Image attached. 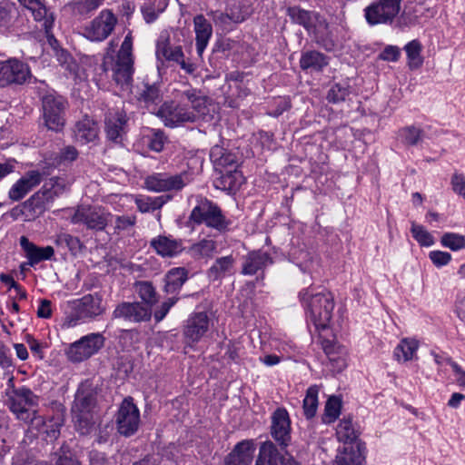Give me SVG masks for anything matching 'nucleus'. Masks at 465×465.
Listing matches in <instances>:
<instances>
[{"label":"nucleus","mask_w":465,"mask_h":465,"mask_svg":"<svg viewBox=\"0 0 465 465\" xmlns=\"http://www.w3.org/2000/svg\"><path fill=\"white\" fill-rule=\"evenodd\" d=\"M208 113L207 98L201 91L189 88L181 92L175 100L164 102L156 115L169 128L194 123Z\"/></svg>","instance_id":"1"},{"label":"nucleus","mask_w":465,"mask_h":465,"mask_svg":"<svg viewBox=\"0 0 465 465\" xmlns=\"http://www.w3.org/2000/svg\"><path fill=\"white\" fill-rule=\"evenodd\" d=\"M96 391L93 384L82 382L75 393L71 407L72 420L75 430L82 435L89 434L96 422Z\"/></svg>","instance_id":"2"},{"label":"nucleus","mask_w":465,"mask_h":465,"mask_svg":"<svg viewBox=\"0 0 465 465\" xmlns=\"http://www.w3.org/2000/svg\"><path fill=\"white\" fill-rule=\"evenodd\" d=\"M134 57L133 55V37L128 33L115 56L106 54L104 58L103 67L105 72H112L114 83L123 90L131 86L134 73Z\"/></svg>","instance_id":"3"},{"label":"nucleus","mask_w":465,"mask_h":465,"mask_svg":"<svg viewBox=\"0 0 465 465\" xmlns=\"http://www.w3.org/2000/svg\"><path fill=\"white\" fill-rule=\"evenodd\" d=\"M299 296L306 309L308 318L315 328L318 331L327 329L334 309L333 295L327 291L314 293L312 289H305Z\"/></svg>","instance_id":"4"},{"label":"nucleus","mask_w":465,"mask_h":465,"mask_svg":"<svg viewBox=\"0 0 465 465\" xmlns=\"http://www.w3.org/2000/svg\"><path fill=\"white\" fill-rule=\"evenodd\" d=\"M68 187L69 183L66 179L58 176L52 177L45 182L40 190L25 201L23 206L32 215H41Z\"/></svg>","instance_id":"5"},{"label":"nucleus","mask_w":465,"mask_h":465,"mask_svg":"<svg viewBox=\"0 0 465 465\" xmlns=\"http://www.w3.org/2000/svg\"><path fill=\"white\" fill-rule=\"evenodd\" d=\"M189 220L193 224H204L219 232H227L231 225L230 220L226 218L222 209L215 203L203 197L197 199Z\"/></svg>","instance_id":"6"},{"label":"nucleus","mask_w":465,"mask_h":465,"mask_svg":"<svg viewBox=\"0 0 465 465\" xmlns=\"http://www.w3.org/2000/svg\"><path fill=\"white\" fill-rule=\"evenodd\" d=\"M38 401V396L30 389L20 387L12 391L8 399V405L10 411L18 420L29 422L35 417Z\"/></svg>","instance_id":"7"},{"label":"nucleus","mask_w":465,"mask_h":465,"mask_svg":"<svg viewBox=\"0 0 465 465\" xmlns=\"http://www.w3.org/2000/svg\"><path fill=\"white\" fill-rule=\"evenodd\" d=\"M43 116L45 126L54 132L63 130L65 124V111L68 103L65 98L54 94H48L42 99Z\"/></svg>","instance_id":"8"},{"label":"nucleus","mask_w":465,"mask_h":465,"mask_svg":"<svg viewBox=\"0 0 465 465\" xmlns=\"http://www.w3.org/2000/svg\"><path fill=\"white\" fill-rule=\"evenodd\" d=\"M104 343L105 338L102 333L92 332L71 343L66 356L72 362H81L96 354Z\"/></svg>","instance_id":"9"},{"label":"nucleus","mask_w":465,"mask_h":465,"mask_svg":"<svg viewBox=\"0 0 465 465\" xmlns=\"http://www.w3.org/2000/svg\"><path fill=\"white\" fill-rule=\"evenodd\" d=\"M402 0H375L364 8V17L370 25L391 23L401 10Z\"/></svg>","instance_id":"10"},{"label":"nucleus","mask_w":465,"mask_h":465,"mask_svg":"<svg viewBox=\"0 0 465 465\" xmlns=\"http://www.w3.org/2000/svg\"><path fill=\"white\" fill-rule=\"evenodd\" d=\"M192 182L191 174L188 172L170 174L158 173L148 176L145 179V187L153 192L181 191Z\"/></svg>","instance_id":"11"},{"label":"nucleus","mask_w":465,"mask_h":465,"mask_svg":"<svg viewBox=\"0 0 465 465\" xmlns=\"http://www.w3.org/2000/svg\"><path fill=\"white\" fill-rule=\"evenodd\" d=\"M117 17L110 9H104L100 14L84 27L83 35L93 42L105 40L114 31Z\"/></svg>","instance_id":"12"},{"label":"nucleus","mask_w":465,"mask_h":465,"mask_svg":"<svg viewBox=\"0 0 465 465\" xmlns=\"http://www.w3.org/2000/svg\"><path fill=\"white\" fill-rule=\"evenodd\" d=\"M286 14L292 23L303 26L309 33L325 35L328 32L329 24L326 18L317 12L291 6L288 7Z\"/></svg>","instance_id":"13"},{"label":"nucleus","mask_w":465,"mask_h":465,"mask_svg":"<svg viewBox=\"0 0 465 465\" xmlns=\"http://www.w3.org/2000/svg\"><path fill=\"white\" fill-rule=\"evenodd\" d=\"M111 213L101 207L80 206L71 217L74 224H83L88 230L103 231L107 226Z\"/></svg>","instance_id":"14"},{"label":"nucleus","mask_w":465,"mask_h":465,"mask_svg":"<svg viewBox=\"0 0 465 465\" xmlns=\"http://www.w3.org/2000/svg\"><path fill=\"white\" fill-rule=\"evenodd\" d=\"M115 421L121 435L128 437L137 431L140 424V411L131 397L122 401Z\"/></svg>","instance_id":"15"},{"label":"nucleus","mask_w":465,"mask_h":465,"mask_svg":"<svg viewBox=\"0 0 465 465\" xmlns=\"http://www.w3.org/2000/svg\"><path fill=\"white\" fill-rule=\"evenodd\" d=\"M31 77L29 66L17 60L0 61V86L23 84Z\"/></svg>","instance_id":"16"},{"label":"nucleus","mask_w":465,"mask_h":465,"mask_svg":"<svg viewBox=\"0 0 465 465\" xmlns=\"http://www.w3.org/2000/svg\"><path fill=\"white\" fill-rule=\"evenodd\" d=\"M105 311L102 297L98 294H87L75 302V319L68 322V326L73 327L78 321H88L102 315Z\"/></svg>","instance_id":"17"},{"label":"nucleus","mask_w":465,"mask_h":465,"mask_svg":"<svg viewBox=\"0 0 465 465\" xmlns=\"http://www.w3.org/2000/svg\"><path fill=\"white\" fill-rule=\"evenodd\" d=\"M210 328V318L205 312H193L185 321L183 336L189 344L199 342Z\"/></svg>","instance_id":"18"},{"label":"nucleus","mask_w":465,"mask_h":465,"mask_svg":"<svg viewBox=\"0 0 465 465\" xmlns=\"http://www.w3.org/2000/svg\"><path fill=\"white\" fill-rule=\"evenodd\" d=\"M210 158L215 171L221 173L223 178H231L232 173H237L236 155L224 148L218 145L213 146L210 152Z\"/></svg>","instance_id":"19"},{"label":"nucleus","mask_w":465,"mask_h":465,"mask_svg":"<svg viewBox=\"0 0 465 465\" xmlns=\"http://www.w3.org/2000/svg\"><path fill=\"white\" fill-rule=\"evenodd\" d=\"M151 314L152 311L149 306L137 302H123L113 312L114 318L124 319L133 322L148 321L151 318Z\"/></svg>","instance_id":"20"},{"label":"nucleus","mask_w":465,"mask_h":465,"mask_svg":"<svg viewBox=\"0 0 465 465\" xmlns=\"http://www.w3.org/2000/svg\"><path fill=\"white\" fill-rule=\"evenodd\" d=\"M43 181V173L38 170H30L19 178L9 189L8 197L18 202Z\"/></svg>","instance_id":"21"},{"label":"nucleus","mask_w":465,"mask_h":465,"mask_svg":"<svg viewBox=\"0 0 465 465\" xmlns=\"http://www.w3.org/2000/svg\"><path fill=\"white\" fill-rule=\"evenodd\" d=\"M272 435L282 446L291 440V421L285 409H277L272 417Z\"/></svg>","instance_id":"22"},{"label":"nucleus","mask_w":465,"mask_h":465,"mask_svg":"<svg viewBox=\"0 0 465 465\" xmlns=\"http://www.w3.org/2000/svg\"><path fill=\"white\" fill-rule=\"evenodd\" d=\"M127 129V116L122 110L109 111L105 116V132L109 140L120 142Z\"/></svg>","instance_id":"23"},{"label":"nucleus","mask_w":465,"mask_h":465,"mask_svg":"<svg viewBox=\"0 0 465 465\" xmlns=\"http://www.w3.org/2000/svg\"><path fill=\"white\" fill-rule=\"evenodd\" d=\"M18 2L29 10L37 22H41L47 36L53 28L54 17L40 0H18Z\"/></svg>","instance_id":"24"},{"label":"nucleus","mask_w":465,"mask_h":465,"mask_svg":"<svg viewBox=\"0 0 465 465\" xmlns=\"http://www.w3.org/2000/svg\"><path fill=\"white\" fill-rule=\"evenodd\" d=\"M20 245L25 252L30 266H35L42 261L50 260L54 254V250L52 246L39 247L30 242L25 236H21Z\"/></svg>","instance_id":"25"},{"label":"nucleus","mask_w":465,"mask_h":465,"mask_svg":"<svg viewBox=\"0 0 465 465\" xmlns=\"http://www.w3.org/2000/svg\"><path fill=\"white\" fill-rule=\"evenodd\" d=\"M151 247L162 257H174L183 250L181 240L162 235L152 239Z\"/></svg>","instance_id":"26"},{"label":"nucleus","mask_w":465,"mask_h":465,"mask_svg":"<svg viewBox=\"0 0 465 465\" xmlns=\"http://www.w3.org/2000/svg\"><path fill=\"white\" fill-rule=\"evenodd\" d=\"M193 25L196 40V51L202 55L213 35L212 25L203 15H197L193 18Z\"/></svg>","instance_id":"27"},{"label":"nucleus","mask_w":465,"mask_h":465,"mask_svg":"<svg viewBox=\"0 0 465 465\" xmlns=\"http://www.w3.org/2000/svg\"><path fill=\"white\" fill-rule=\"evenodd\" d=\"M253 444L242 440L236 444L225 459V465H250L252 460Z\"/></svg>","instance_id":"28"},{"label":"nucleus","mask_w":465,"mask_h":465,"mask_svg":"<svg viewBox=\"0 0 465 465\" xmlns=\"http://www.w3.org/2000/svg\"><path fill=\"white\" fill-rule=\"evenodd\" d=\"M286 460L272 441H265L260 446L254 465H284Z\"/></svg>","instance_id":"29"},{"label":"nucleus","mask_w":465,"mask_h":465,"mask_svg":"<svg viewBox=\"0 0 465 465\" xmlns=\"http://www.w3.org/2000/svg\"><path fill=\"white\" fill-rule=\"evenodd\" d=\"M135 96L147 108L157 105L162 100L159 85L145 82L137 85Z\"/></svg>","instance_id":"30"},{"label":"nucleus","mask_w":465,"mask_h":465,"mask_svg":"<svg viewBox=\"0 0 465 465\" xmlns=\"http://www.w3.org/2000/svg\"><path fill=\"white\" fill-rule=\"evenodd\" d=\"M74 133L75 141L85 144L98 138V126L92 119L85 117L75 124Z\"/></svg>","instance_id":"31"},{"label":"nucleus","mask_w":465,"mask_h":465,"mask_svg":"<svg viewBox=\"0 0 465 465\" xmlns=\"http://www.w3.org/2000/svg\"><path fill=\"white\" fill-rule=\"evenodd\" d=\"M235 264V259L232 255L220 257L215 260L213 264L208 270V277L212 281H217L227 274H231Z\"/></svg>","instance_id":"32"},{"label":"nucleus","mask_w":465,"mask_h":465,"mask_svg":"<svg viewBox=\"0 0 465 465\" xmlns=\"http://www.w3.org/2000/svg\"><path fill=\"white\" fill-rule=\"evenodd\" d=\"M217 243L212 239L203 238L192 244L188 253L194 259H212L216 252Z\"/></svg>","instance_id":"33"},{"label":"nucleus","mask_w":465,"mask_h":465,"mask_svg":"<svg viewBox=\"0 0 465 465\" xmlns=\"http://www.w3.org/2000/svg\"><path fill=\"white\" fill-rule=\"evenodd\" d=\"M327 64V57L317 51L304 52L300 59V66L302 70L321 71Z\"/></svg>","instance_id":"34"},{"label":"nucleus","mask_w":465,"mask_h":465,"mask_svg":"<svg viewBox=\"0 0 465 465\" xmlns=\"http://www.w3.org/2000/svg\"><path fill=\"white\" fill-rule=\"evenodd\" d=\"M363 457L359 448L345 446L335 457L334 465H361Z\"/></svg>","instance_id":"35"},{"label":"nucleus","mask_w":465,"mask_h":465,"mask_svg":"<svg viewBox=\"0 0 465 465\" xmlns=\"http://www.w3.org/2000/svg\"><path fill=\"white\" fill-rule=\"evenodd\" d=\"M167 0H145L141 6V12L147 24L154 22L160 14L167 7Z\"/></svg>","instance_id":"36"},{"label":"nucleus","mask_w":465,"mask_h":465,"mask_svg":"<svg viewBox=\"0 0 465 465\" xmlns=\"http://www.w3.org/2000/svg\"><path fill=\"white\" fill-rule=\"evenodd\" d=\"M269 260L270 257L265 252H253L249 253L242 267V273L245 275L255 274L266 265Z\"/></svg>","instance_id":"37"},{"label":"nucleus","mask_w":465,"mask_h":465,"mask_svg":"<svg viewBox=\"0 0 465 465\" xmlns=\"http://www.w3.org/2000/svg\"><path fill=\"white\" fill-rule=\"evenodd\" d=\"M336 437L344 444L352 443L358 438V430L355 429L351 417H344L336 427Z\"/></svg>","instance_id":"38"},{"label":"nucleus","mask_w":465,"mask_h":465,"mask_svg":"<svg viewBox=\"0 0 465 465\" xmlns=\"http://www.w3.org/2000/svg\"><path fill=\"white\" fill-rule=\"evenodd\" d=\"M187 280V272L184 268H173L165 277V291L168 293L176 292Z\"/></svg>","instance_id":"39"},{"label":"nucleus","mask_w":465,"mask_h":465,"mask_svg":"<svg viewBox=\"0 0 465 465\" xmlns=\"http://www.w3.org/2000/svg\"><path fill=\"white\" fill-rule=\"evenodd\" d=\"M404 51L408 58L410 69L416 70L421 67L423 57L421 56L422 45L420 41L412 40L404 46Z\"/></svg>","instance_id":"40"},{"label":"nucleus","mask_w":465,"mask_h":465,"mask_svg":"<svg viewBox=\"0 0 465 465\" xmlns=\"http://www.w3.org/2000/svg\"><path fill=\"white\" fill-rule=\"evenodd\" d=\"M418 341L412 339H403L394 350V357L399 361L411 360L418 350Z\"/></svg>","instance_id":"41"},{"label":"nucleus","mask_w":465,"mask_h":465,"mask_svg":"<svg viewBox=\"0 0 465 465\" xmlns=\"http://www.w3.org/2000/svg\"><path fill=\"white\" fill-rule=\"evenodd\" d=\"M18 15V8L10 1L0 2V31L8 28Z\"/></svg>","instance_id":"42"},{"label":"nucleus","mask_w":465,"mask_h":465,"mask_svg":"<svg viewBox=\"0 0 465 465\" xmlns=\"http://www.w3.org/2000/svg\"><path fill=\"white\" fill-rule=\"evenodd\" d=\"M318 393L319 389L317 386H311L308 388L306 396L303 400V411L307 419L315 416L318 408Z\"/></svg>","instance_id":"43"},{"label":"nucleus","mask_w":465,"mask_h":465,"mask_svg":"<svg viewBox=\"0 0 465 465\" xmlns=\"http://www.w3.org/2000/svg\"><path fill=\"white\" fill-rule=\"evenodd\" d=\"M135 203L141 213H149L160 209L165 203V200L163 196H139L135 199Z\"/></svg>","instance_id":"44"},{"label":"nucleus","mask_w":465,"mask_h":465,"mask_svg":"<svg viewBox=\"0 0 465 465\" xmlns=\"http://www.w3.org/2000/svg\"><path fill=\"white\" fill-rule=\"evenodd\" d=\"M55 243L60 247H66L73 255H76L83 249V243L76 236L69 233H60L56 236Z\"/></svg>","instance_id":"45"},{"label":"nucleus","mask_w":465,"mask_h":465,"mask_svg":"<svg viewBox=\"0 0 465 465\" xmlns=\"http://www.w3.org/2000/svg\"><path fill=\"white\" fill-rule=\"evenodd\" d=\"M156 54L175 63L182 60V57L184 56L181 46H171L167 43H159L157 45Z\"/></svg>","instance_id":"46"},{"label":"nucleus","mask_w":465,"mask_h":465,"mask_svg":"<svg viewBox=\"0 0 465 465\" xmlns=\"http://www.w3.org/2000/svg\"><path fill=\"white\" fill-rule=\"evenodd\" d=\"M399 135L405 144L416 145L422 141L423 132L418 127L407 126L400 130Z\"/></svg>","instance_id":"47"},{"label":"nucleus","mask_w":465,"mask_h":465,"mask_svg":"<svg viewBox=\"0 0 465 465\" xmlns=\"http://www.w3.org/2000/svg\"><path fill=\"white\" fill-rule=\"evenodd\" d=\"M136 292L139 297L146 303L145 305L151 306L156 302V292L148 282H139L136 283Z\"/></svg>","instance_id":"48"},{"label":"nucleus","mask_w":465,"mask_h":465,"mask_svg":"<svg viewBox=\"0 0 465 465\" xmlns=\"http://www.w3.org/2000/svg\"><path fill=\"white\" fill-rule=\"evenodd\" d=\"M341 402L339 398L330 397L325 404L323 421L325 423L333 422L341 413Z\"/></svg>","instance_id":"49"},{"label":"nucleus","mask_w":465,"mask_h":465,"mask_svg":"<svg viewBox=\"0 0 465 465\" xmlns=\"http://www.w3.org/2000/svg\"><path fill=\"white\" fill-rule=\"evenodd\" d=\"M0 367L5 371L4 375L8 379V385L14 386L13 361L8 355V349L2 343H0Z\"/></svg>","instance_id":"50"},{"label":"nucleus","mask_w":465,"mask_h":465,"mask_svg":"<svg viewBox=\"0 0 465 465\" xmlns=\"http://www.w3.org/2000/svg\"><path fill=\"white\" fill-rule=\"evenodd\" d=\"M413 238L422 246H431L434 244L433 236L422 226L416 223H411V228Z\"/></svg>","instance_id":"51"},{"label":"nucleus","mask_w":465,"mask_h":465,"mask_svg":"<svg viewBox=\"0 0 465 465\" xmlns=\"http://www.w3.org/2000/svg\"><path fill=\"white\" fill-rule=\"evenodd\" d=\"M440 242L444 247L454 252L465 248V237L454 232L444 233L441 237Z\"/></svg>","instance_id":"52"},{"label":"nucleus","mask_w":465,"mask_h":465,"mask_svg":"<svg viewBox=\"0 0 465 465\" xmlns=\"http://www.w3.org/2000/svg\"><path fill=\"white\" fill-rule=\"evenodd\" d=\"M351 94L350 88L346 84H335L328 92L327 99L329 102L337 104L345 101Z\"/></svg>","instance_id":"53"},{"label":"nucleus","mask_w":465,"mask_h":465,"mask_svg":"<svg viewBox=\"0 0 465 465\" xmlns=\"http://www.w3.org/2000/svg\"><path fill=\"white\" fill-rule=\"evenodd\" d=\"M322 346L329 361L337 359L339 354H347L346 348L334 341L323 340Z\"/></svg>","instance_id":"54"},{"label":"nucleus","mask_w":465,"mask_h":465,"mask_svg":"<svg viewBox=\"0 0 465 465\" xmlns=\"http://www.w3.org/2000/svg\"><path fill=\"white\" fill-rule=\"evenodd\" d=\"M167 138L162 130H152V134L149 138V147L154 152H161L163 149Z\"/></svg>","instance_id":"55"},{"label":"nucleus","mask_w":465,"mask_h":465,"mask_svg":"<svg viewBox=\"0 0 465 465\" xmlns=\"http://www.w3.org/2000/svg\"><path fill=\"white\" fill-rule=\"evenodd\" d=\"M429 258L436 267L440 268L449 264L451 261V254L442 251H431L429 253Z\"/></svg>","instance_id":"56"},{"label":"nucleus","mask_w":465,"mask_h":465,"mask_svg":"<svg viewBox=\"0 0 465 465\" xmlns=\"http://www.w3.org/2000/svg\"><path fill=\"white\" fill-rule=\"evenodd\" d=\"M450 183L453 192L465 200V175L462 173H454L451 177Z\"/></svg>","instance_id":"57"},{"label":"nucleus","mask_w":465,"mask_h":465,"mask_svg":"<svg viewBox=\"0 0 465 465\" xmlns=\"http://www.w3.org/2000/svg\"><path fill=\"white\" fill-rule=\"evenodd\" d=\"M25 341L28 344L29 349L32 353L38 359L42 360L44 358V344L39 342L37 340L34 338L31 334H26L25 336Z\"/></svg>","instance_id":"58"},{"label":"nucleus","mask_w":465,"mask_h":465,"mask_svg":"<svg viewBox=\"0 0 465 465\" xmlns=\"http://www.w3.org/2000/svg\"><path fill=\"white\" fill-rule=\"evenodd\" d=\"M177 298L171 297L163 302L161 307L154 312V319L156 322H161L169 312L170 309L176 303Z\"/></svg>","instance_id":"59"},{"label":"nucleus","mask_w":465,"mask_h":465,"mask_svg":"<svg viewBox=\"0 0 465 465\" xmlns=\"http://www.w3.org/2000/svg\"><path fill=\"white\" fill-rule=\"evenodd\" d=\"M77 156H78V152L74 146H72V145L65 146L59 153V156L57 158V163L73 162L77 158Z\"/></svg>","instance_id":"60"},{"label":"nucleus","mask_w":465,"mask_h":465,"mask_svg":"<svg viewBox=\"0 0 465 465\" xmlns=\"http://www.w3.org/2000/svg\"><path fill=\"white\" fill-rule=\"evenodd\" d=\"M50 462L51 465H82L77 460L57 452L52 455Z\"/></svg>","instance_id":"61"},{"label":"nucleus","mask_w":465,"mask_h":465,"mask_svg":"<svg viewBox=\"0 0 465 465\" xmlns=\"http://www.w3.org/2000/svg\"><path fill=\"white\" fill-rule=\"evenodd\" d=\"M104 0H84L78 4V10L81 14H86L96 10L103 5Z\"/></svg>","instance_id":"62"},{"label":"nucleus","mask_w":465,"mask_h":465,"mask_svg":"<svg viewBox=\"0 0 465 465\" xmlns=\"http://www.w3.org/2000/svg\"><path fill=\"white\" fill-rule=\"evenodd\" d=\"M89 465H113L104 453L92 450L89 453Z\"/></svg>","instance_id":"63"},{"label":"nucleus","mask_w":465,"mask_h":465,"mask_svg":"<svg viewBox=\"0 0 465 465\" xmlns=\"http://www.w3.org/2000/svg\"><path fill=\"white\" fill-rule=\"evenodd\" d=\"M400 49L396 46L389 45L385 47L382 53L380 54V58L384 61L395 62L400 57Z\"/></svg>","instance_id":"64"}]
</instances>
